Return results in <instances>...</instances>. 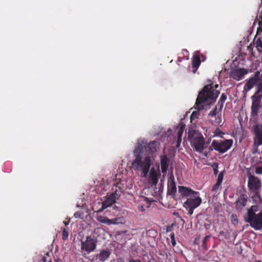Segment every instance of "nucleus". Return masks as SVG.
<instances>
[{
  "label": "nucleus",
  "instance_id": "f257e3e1",
  "mask_svg": "<svg viewBox=\"0 0 262 262\" xmlns=\"http://www.w3.org/2000/svg\"><path fill=\"white\" fill-rule=\"evenodd\" d=\"M158 142L154 141L147 143L146 141H138L134 150L133 154L135 159L133 160L132 166L136 171L142 172V177L145 178L147 176L151 166V158L146 156L143 159L142 154L144 152L151 154L157 151Z\"/></svg>",
  "mask_w": 262,
  "mask_h": 262
},
{
  "label": "nucleus",
  "instance_id": "f03ea898",
  "mask_svg": "<svg viewBox=\"0 0 262 262\" xmlns=\"http://www.w3.org/2000/svg\"><path fill=\"white\" fill-rule=\"evenodd\" d=\"M218 87V84L213 83L205 85L199 93L194 105L195 109L203 110L205 106L214 103L220 93L216 90Z\"/></svg>",
  "mask_w": 262,
  "mask_h": 262
},
{
  "label": "nucleus",
  "instance_id": "7ed1b4c3",
  "mask_svg": "<svg viewBox=\"0 0 262 262\" xmlns=\"http://www.w3.org/2000/svg\"><path fill=\"white\" fill-rule=\"evenodd\" d=\"M257 207L252 206L248 209L247 213L244 216V221L250 224V226L256 230L262 229V211L256 214Z\"/></svg>",
  "mask_w": 262,
  "mask_h": 262
},
{
  "label": "nucleus",
  "instance_id": "20e7f679",
  "mask_svg": "<svg viewBox=\"0 0 262 262\" xmlns=\"http://www.w3.org/2000/svg\"><path fill=\"white\" fill-rule=\"evenodd\" d=\"M252 104L251 107V115L255 117L257 116L260 108L262 106V83H259L257 85V90L251 96Z\"/></svg>",
  "mask_w": 262,
  "mask_h": 262
},
{
  "label": "nucleus",
  "instance_id": "39448f33",
  "mask_svg": "<svg viewBox=\"0 0 262 262\" xmlns=\"http://www.w3.org/2000/svg\"><path fill=\"white\" fill-rule=\"evenodd\" d=\"M261 186V181L258 177L251 174L249 176L248 187L250 191L255 193L254 196L255 201H258L260 203H262V201L258 190Z\"/></svg>",
  "mask_w": 262,
  "mask_h": 262
},
{
  "label": "nucleus",
  "instance_id": "423d86ee",
  "mask_svg": "<svg viewBox=\"0 0 262 262\" xmlns=\"http://www.w3.org/2000/svg\"><path fill=\"white\" fill-rule=\"evenodd\" d=\"M232 144L233 141L231 139L220 141L214 140L211 145L214 150L221 153H224L231 148Z\"/></svg>",
  "mask_w": 262,
  "mask_h": 262
},
{
  "label": "nucleus",
  "instance_id": "0eeeda50",
  "mask_svg": "<svg viewBox=\"0 0 262 262\" xmlns=\"http://www.w3.org/2000/svg\"><path fill=\"white\" fill-rule=\"evenodd\" d=\"M251 133L253 135V146L258 147L262 145V124L253 125Z\"/></svg>",
  "mask_w": 262,
  "mask_h": 262
},
{
  "label": "nucleus",
  "instance_id": "6e6552de",
  "mask_svg": "<svg viewBox=\"0 0 262 262\" xmlns=\"http://www.w3.org/2000/svg\"><path fill=\"white\" fill-rule=\"evenodd\" d=\"M259 83H262L260 81V72L256 71L254 73L253 77H251L249 79L244 86V91L246 92L252 89L254 85H256L257 86V84Z\"/></svg>",
  "mask_w": 262,
  "mask_h": 262
},
{
  "label": "nucleus",
  "instance_id": "1a4fd4ad",
  "mask_svg": "<svg viewBox=\"0 0 262 262\" xmlns=\"http://www.w3.org/2000/svg\"><path fill=\"white\" fill-rule=\"evenodd\" d=\"M96 239L90 236H87L84 242H81V249L88 253H90L96 249Z\"/></svg>",
  "mask_w": 262,
  "mask_h": 262
},
{
  "label": "nucleus",
  "instance_id": "9d476101",
  "mask_svg": "<svg viewBox=\"0 0 262 262\" xmlns=\"http://www.w3.org/2000/svg\"><path fill=\"white\" fill-rule=\"evenodd\" d=\"M195 150L196 151L201 152L204 149L205 139L201 134H197L191 140Z\"/></svg>",
  "mask_w": 262,
  "mask_h": 262
},
{
  "label": "nucleus",
  "instance_id": "9b49d317",
  "mask_svg": "<svg viewBox=\"0 0 262 262\" xmlns=\"http://www.w3.org/2000/svg\"><path fill=\"white\" fill-rule=\"evenodd\" d=\"M201 203L202 199L199 196V194L193 195L188 198L184 202V206L196 208L200 205Z\"/></svg>",
  "mask_w": 262,
  "mask_h": 262
},
{
  "label": "nucleus",
  "instance_id": "f8f14e48",
  "mask_svg": "<svg viewBox=\"0 0 262 262\" xmlns=\"http://www.w3.org/2000/svg\"><path fill=\"white\" fill-rule=\"evenodd\" d=\"M248 73V70L244 68L233 69L229 72V77L236 81H239L242 79L244 76Z\"/></svg>",
  "mask_w": 262,
  "mask_h": 262
},
{
  "label": "nucleus",
  "instance_id": "ddd939ff",
  "mask_svg": "<svg viewBox=\"0 0 262 262\" xmlns=\"http://www.w3.org/2000/svg\"><path fill=\"white\" fill-rule=\"evenodd\" d=\"M176 192L177 187L174 177L173 174H171L168 179L167 194L173 198Z\"/></svg>",
  "mask_w": 262,
  "mask_h": 262
},
{
  "label": "nucleus",
  "instance_id": "4468645a",
  "mask_svg": "<svg viewBox=\"0 0 262 262\" xmlns=\"http://www.w3.org/2000/svg\"><path fill=\"white\" fill-rule=\"evenodd\" d=\"M116 190L114 192H112L110 196L108 197L105 201L102 202L101 210H104L108 207L112 206L116 202V199H118L119 194L117 193Z\"/></svg>",
  "mask_w": 262,
  "mask_h": 262
},
{
  "label": "nucleus",
  "instance_id": "2eb2a0df",
  "mask_svg": "<svg viewBox=\"0 0 262 262\" xmlns=\"http://www.w3.org/2000/svg\"><path fill=\"white\" fill-rule=\"evenodd\" d=\"M178 191L183 198H187V199L193 195L199 194V192L183 186H179L178 187Z\"/></svg>",
  "mask_w": 262,
  "mask_h": 262
},
{
  "label": "nucleus",
  "instance_id": "dca6fc26",
  "mask_svg": "<svg viewBox=\"0 0 262 262\" xmlns=\"http://www.w3.org/2000/svg\"><path fill=\"white\" fill-rule=\"evenodd\" d=\"M248 196L246 193L241 194L238 200L235 202V208L238 211L242 210L243 208L247 205L248 201Z\"/></svg>",
  "mask_w": 262,
  "mask_h": 262
},
{
  "label": "nucleus",
  "instance_id": "f3484780",
  "mask_svg": "<svg viewBox=\"0 0 262 262\" xmlns=\"http://www.w3.org/2000/svg\"><path fill=\"white\" fill-rule=\"evenodd\" d=\"M139 202L141 203L138 205V209L141 212H144L145 208H149L150 206L151 201L149 198L144 196H140Z\"/></svg>",
  "mask_w": 262,
  "mask_h": 262
},
{
  "label": "nucleus",
  "instance_id": "a211bd4d",
  "mask_svg": "<svg viewBox=\"0 0 262 262\" xmlns=\"http://www.w3.org/2000/svg\"><path fill=\"white\" fill-rule=\"evenodd\" d=\"M170 162L169 158L166 155L160 156V163L161 171L163 173H166L167 171Z\"/></svg>",
  "mask_w": 262,
  "mask_h": 262
},
{
  "label": "nucleus",
  "instance_id": "6ab92c4d",
  "mask_svg": "<svg viewBox=\"0 0 262 262\" xmlns=\"http://www.w3.org/2000/svg\"><path fill=\"white\" fill-rule=\"evenodd\" d=\"M111 254V251L110 250H103L97 254L96 258L101 262H104L108 260Z\"/></svg>",
  "mask_w": 262,
  "mask_h": 262
},
{
  "label": "nucleus",
  "instance_id": "aec40b11",
  "mask_svg": "<svg viewBox=\"0 0 262 262\" xmlns=\"http://www.w3.org/2000/svg\"><path fill=\"white\" fill-rule=\"evenodd\" d=\"M148 181L151 186H156L158 182V174L154 168L149 172Z\"/></svg>",
  "mask_w": 262,
  "mask_h": 262
},
{
  "label": "nucleus",
  "instance_id": "412c9836",
  "mask_svg": "<svg viewBox=\"0 0 262 262\" xmlns=\"http://www.w3.org/2000/svg\"><path fill=\"white\" fill-rule=\"evenodd\" d=\"M192 62V68L195 69V70L193 71V72L194 73L201 63V59L199 55H195L193 56Z\"/></svg>",
  "mask_w": 262,
  "mask_h": 262
},
{
  "label": "nucleus",
  "instance_id": "4be33fe9",
  "mask_svg": "<svg viewBox=\"0 0 262 262\" xmlns=\"http://www.w3.org/2000/svg\"><path fill=\"white\" fill-rule=\"evenodd\" d=\"M185 129V125H181L177 133V147H179L180 145V143L182 141V137Z\"/></svg>",
  "mask_w": 262,
  "mask_h": 262
},
{
  "label": "nucleus",
  "instance_id": "5701e85b",
  "mask_svg": "<svg viewBox=\"0 0 262 262\" xmlns=\"http://www.w3.org/2000/svg\"><path fill=\"white\" fill-rule=\"evenodd\" d=\"M227 99V96L225 94H222L220 100H219L217 106H219V111H221V110L223 108V107L224 106V103L225 101V100Z\"/></svg>",
  "mask_w": 262,
  "mask_h": 262
},
{
  "label": "nucleus",
  "instance_id": "b1692460",
  "mask_svg": "<svg viewBox=\"0 0 262 262\" xmlns=\"http://www.w3.org/2000/svg\"><path fill=\"white\" fill-rule=\"evenodd\" d=\"M97 220L98 222L105 224L107 225H110V219H108L106 216H98L97 217Z\"/></svg>",
  "mask_w": 262,
  "mask_h": 262
},
{
  "label": "nucleus",
  "instance_id": "393cba45",
  "mask_svg": "<svg viewBox=\"0 0 262 262\" xmlns=\"http://www.w3.org/2000/svg\"><path fill=\"white\" fill-rule=\"evenodd\" d=\"M124 221L123 218L118 217L110 220V225L112 224H118L119 223H123Z\"/></svg>",
  "mask_w": 262,
  "mask_h": 262
},
{
  "label": "nucleus",
  "instance_id": "a878e982",
  "mask_svg": "<svg viewBox=\"0 0 262 262\" xmlns=\"http://www.w3.org/2000/svg\"><path fill=\"white\" fill-rule=\"evenodd\" d=\"M256 47L260 52H262V41L258 39L256 41Z\"/></svg>",
  "mask_w": 262,
  "mask_h": 262
},
{
  "label": "nucleus",
  "instance_id": "bb28decb",
  "mask_svg": "<svg viewBox=\"0 0 262 262\" xmlns=\"http://www.w3.org/2000/svg\"><path fill=\"white\" fill-rule=\"evenodd\" d=\"M68 236H69L68 231L67 229H66L65 228H64L62 230V239L63 241H66L68 239Z\"/></svg>",
  "mask_w": 262,
  "mask_h": 262
},
{
  "label": "nucleus",
  "instance_id": "cd10ccee",
  "mask_svg": "<svg viewBox=\"0 0 262 262\" xmlns=\"http://www.w3.org/2000/svg\"><path fill=\"white\" fill-rule=\"evenodd\" d=\"M225 171H221L218 175L217 181L219 183H220L222 184L223 177H224V174Z\"/></svg>",
  "mask_w": 262,
  "mask_h": 262
},
{
  "label": "nucleus",
  "instance_id": "c85d7f7f",
  "mask_svg": "<svg viewBox=\"0 0 262 262\" xmlns=\"http://www.w3.org/2000/svg\"><path fill=\"white\" fill-rule=\"evenodd\" d=\"M217 115V106H215V108L211 111L210 112L209 115L212 117H215Z\"/></svg>",
  "mask_w": 262,
  "mask_h": 262
},
{
  "label": "nucleus",
  "instance_id": "c756f323",
  "mask_svg": "<svg viewBox=\"0 0 262 262\" xmlns=\"http://www.w3.org/2000/svg\"><path fill=\"white\" fill-rule=\"evenodd\" d=\"M221 183H219L217 182H216V183H215V184H214L213 187H212V189H211V190L212 191H216L217 189H218L219 188V187H220V186L221 185Z\"/></svg>",
  "mask_w": 262,
  "mask_h": 262
},
{
  "label": "nucleus",
  "instance_id": "7c9ffc66",
  "mask_svg": "<svg viewBox=\"0 0 262 262\" xmlns=\"http://www.w3.org/2000/svg\"><path fill=\"white\" fill-rule=\"evenodd\" d=\"M199 115V112L198 111H194L191 115V118H198V115Z\"/></svg>",
  "mask_w": 262,
  "mask_h": 262
},
{
  "label": "nucleus",
  "instance_id": "2f4dec72",
  "mask_svg": "<svg viewBox=\"0 0 262 262\" xmlns=\"http://www.w3.org/2000/svg\"><path fill=\"white\" fill-rule=\"evenodd\" d=\"M215 135L220 136L222 134H224L222 131H221L220 129L217 128L215 130L214 132Z\"/></svg>",
  "mask_w": 262,
  "mask_h": 262
},
{
  "label": "nucleus",
  "instance_id": "473e14b6",
  "mask_svg": "<svg viewBox=\"0 0 262 262\" xmlns=\"http://www.w3.org/2000/svg\"><path fill=\"white\" fill-rule=\"evenodd\" d=\"M214 165H215V167L213 168V172L215 175H216L219 172L217 169L218 164L215 163Z\"/></svg>",
  "mask_w": 262,
  "mask_h": 262
},
{
  "label": "nucleus",
  "instance_id": "72a5a7b5",
  "mask_svg": "<svg viewBox=\"0 0 262 262\" xmlns=\"http://www.w3.org/2000/svg\"><path fill=\"white\" fill-rule=\"evenodd\" d=\"M128 262H141L139 259H134L133 258H130L128 260Z\"/></svg>",
  "mask_w": 262,
  "mask_h": 262
},
{
  "label": "nucleus",
  "instance_id": "f704fd0d",
  "mask_svg": "<svg viewBox=\"0 0 262 262\" xmlns=\"http://www.w3.org/2000/svg\"><path fill=\"white\" fill-rule=\"evenodd\" d=\"M188 214L189 215H191L193 214V210L195 209V208H192V207H188Z\"/></svg>",
  "mask_w": 262,
  "mask_h": 262
},
{
  "label": "nucleus",
  "instance_id": "c9c22d12",
  "mask_svg": "<svg viewBox=\"0 0 262 262\" xmlns=\"http://www.w3.org/2000/svg\"><path fill=\"white\" fill-rule=\"evenodd\" d=\"M228 234V233L227 232H224L223 231H220L219 233V236H223L225 237H227V235Z\"/></svg>",
  "mask_w": 262,
  "mask_h": 262
},
{
  "label": "nucleus",
  "instance_id": "e433bc0d",
  "mask_svg": "<svg viewBox=\"0 0 262 262\" xmlns=\"http://www.w3.org/2000/svg\"><path fill=\"white\" fill-rule=\"evenodd\" d=\"M214 121L216 124H220L222 121L221 117H219L218 116L217 118Z\"/></svg>",
  "mask_w": 262,
  "mask_h": 262
},
{
  "label": "nucleus",
  "instance_id": "4c0bfd02",
  "mask_svg": "<svg viewBox=\"0 0 262 262\" xmlns=\"http://www.w3.org/2000/svg\"><path fill=\"white\" fill-rule=\"evenodd\" d=\"M210 237V236L208 235L204 237V238L203 239V244H205L206 241L208 239V238Z\"/></svg>",
  "mask_w": 262,
  "mask_h": 262
},
{
  "label": "nucleus",
  "instance_id": "58836bf2",
  "mask_svg": "<svg viewBox=\"0 0 262 262\" xmlns=\"http://www.w3.org/2000/svg\"><path fill=\"white\" fill-rule=\"evenodd\" d=\"M258 30L262 31V21H260L259 22V27Z\"/></svg>",
  "mask_w": 262,
  "mask_h": 262
},
{
  "label": "nucleus",
  "instance_id": "ea45409f",
  "mask_svg": "<svg viewBox=\"0 0 262 262\" xmlns=\"http://www.w3.org/2000/svg\"><path fill=\"white\" fill-rule=\"evenodd\" d=\"M74 215L76 218L79 217L80 216V212H76L74 213Z\"/></svg>",
  "mask_w": 262,
  "mask_h": 262
},
{
  "label": "nucleus",
  "instance_id": "a19ab883",
  "mask_svg": "<svg viewBox=\"0 0 262 262\" xmlns=\"http://www.w3.org/2000/svg\"><path fill=\"white\" fill-rule=\"evenodd\" d=\"M170 238H171V241H172V240H173V239H175V238H174V233H171L170 234Z\"/></svg>",
  "mask_w": 262,
  "mask_h": 262
},
{
  "label": "nucleus",
  "instance_id": "79ce46f5",
  "mask_svg": "<svg viewBox=\"0 0 262 262\" xmlns=\"http://www.w3.org/2000/svg\"><path fill=\"white\" fill-rule=\"evenodd\" d=\"M232 222L233 224H236L237 223V219L236 218L233 219L232 220Z\"/></svg>",
  "mask_w": 262,
  "mask_h": 262
},
{
  "label": "nucleus",
  "instance_id": "37998d69",
  "mask_svg": "<svg viewBox=\"0 0 262 262\" xmlns=\"http://www.w3.org/2000/svg\"><path fill=\"white\" fill-rule=\"evenodd\" d=\"M171 244H172L173 247H174L176 246V242L175 239H173V240L171 241Z\"/></svg>",
  "mask_w": 262,
  "mask_h": 262
},
{
  "label": "nucleus",
  "instance_id": "c03bdc74",
  "mask_svg": "<svg viewBox=\"0 0 262 262\" xmlns=\"http://www.w3.org/2000/svg\"><path fill=\"white\" fill-rule=\"evenodd\" d=\"M171 227H169V226H168L167 228H166V232H170L171 231Z\"/></svg>",
  "mask_w": 262,
  "mask_h": 262
},
{
  "label": "nucleus",
  "instance_id": "a18cd8bd",
  "mask_svg": "<svg viewBox=\"0 0 262 262\" xmlns=\"http://www.w3.org/2000/svg\"><path fill=\"white\" fill-rule=\"evenodd\" d=\"M259 19H260V20H261L260 21H262V11L260 13V14L259 15Z\"/></svg>",
  "mask_w": 262,
  "mask_h": 262
},
{
  "label": "nucleus",
  "instance_id": "49530a36",
  "mask_svg": "<svg viewBox=\"0 0 262 262\" xmlns=\"http://www.w3.org/2000/svg\"><path fill=\"white\" fill-rule=\"evenodd\" d=\"M63 223L64 224V225H65L66 226H67V225H69V221H68V222H63Z\"/></svg>",
  "mask_w": 262,
  "mask_h": 262
},
{
  "label": "nucleus",
  "instance_id": "de8ad7c7",
  "mask_svg": "<svg viewBox=\"0 0 262 262\" xmlns=\"http://www.w3.org/2000/svg\"><path fill=\"white\" fill-rule=\"evenodd\" d=\"M42 260H43V261L44 262H46L47 261V258L44 257H43Z\"/></svg>",
  "mask_w": 262,
  "mask_h": 262
},
{
  "label": "nucleus",
  "instance_id": "09e8293b",
  "mask_svg": "<svg viewBox=\"0 0 262 262\" xmlns=\"http://www.w3.org/2000/svg\"><path fill=\"white\" fill-rule=\"evenodd\" d=\"M49 262H52V261L50 259V260L49 261ZM56 262H58V261L56 260Z\"/></svg>",
  "mask_w": 262,
  "mask_h": 262
},
{
  "label": "nucleus",
  "instance_id": "8fccbe9b",
  "mask_svg": "<svg viewBox=\"0 0 262 262\" xmlns=\"http://www.w3.org/2000/svg\"><path fill=\"white\" fill-rule=\"evenodd\" d=\"M174 215H177V214H178V213H174Z\"/></svg>",
  "mask_w": 262,
  "mask_h": 262
},
{
  "label": "nucleus",
  "instance_id": "3c124183",
  "mask_svg": "<svg viewBox=\"0 0 262 262\" xmlns=\"http://www.w3.org/2000/svg\"><path fill=\"white\" fill-rule=\"evenodd\" d=\"M174 215H177V214H178V213H174Z\"/></svg>",
  "mask_w": 262,
  "mask_h": 262
},
{
  "label": "nucleus",
  "instance_id": "603ef678",
  "mask_svg": "<svg viewBox=\"0 0 262 262\" xmlns=\"http://www.w3.org/2000/svg\"><path fill=\"white\" fill-rule=\"evenodd\" d=\"M174 262H179L177 260H175Z\"/></svg>",
  "mask_w": 262,
  "mask_h": 262
},
{
  "label": "nucleus",
  "instance_id": "864d4df0",
  "mask_svg": "<svg viewBox=\"0 0 262 262\" xmlns=\"http://www.w3.org/2000/svg\"><path fill=\"white\" fill-rule=\"evenodd\" d=\"M256 262H260V261H256Z\"/></svg>",
  "mask_w": 262,
  "mask_h": 262
}]
</instances>
